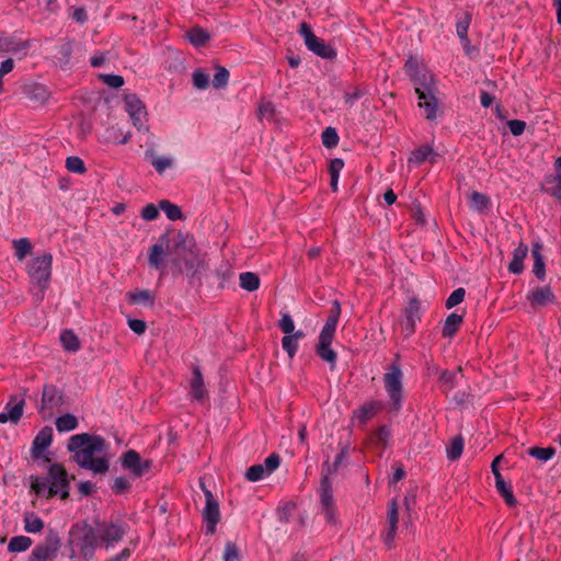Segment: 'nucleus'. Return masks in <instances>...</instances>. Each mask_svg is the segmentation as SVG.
<instances>
[{
	"label": "nucleus",
	"instance_id": "nucleus-25",
	"mask_svg": "<svg viewBox=\"0 0 561 561\" xmlns=\"http://www.w3.org/2000/svg\"><path fill=\"white\" fill-rule=\"evenodd\" d=\"M528 248L527 245L520 243L513 253V260L508 265V271L513 274H519L524 270V259L527 256Z\"/></svg>",
	"mask_w": 561,
	"mask_h": 561
},
{
	"label": "nucleus",
	"instance_id": "nucleus-39",
	"mask_svg": "<svg viewBox=\"0 0 561 561\" xmlns=\"http://www.w3.org/2000/svg\"><path fill=\"white\" fill-rule=\"evenodd\" d=\"M62 346L69 352H77L80 348V342L77 335L71 331H65L60 334Z\"/></svg>",
	"mask_w": 561,
	"mask_h": 561
},
{
	"label": "nucleus",
	"instance_id": "nucleus-54",
	"mask_svg": "<svg viewBox=\"0 0 561 561\" xmlns=\"http://www.w3.org/2000/svg\"><path fill=\"white\" fill-rule=\"evenodd\" d=\"M279 329L285 333V335H289L295 333V323L291 317L288 313H284L278 322Z\"/></svg>",
	"mask_w": 561,
	"mask_h": 561
},
{
	"label": "nucleus",
	"instance_id": "nucleus-44",
	"mask_svg": "<svg viewBox=\"0 0 561 561\" xmlns=\"http://www.w3.org/2000/svg\"><path fill=\"white\" fill-rule=\"evenodd\" d=\"M528 454L540 461H548L554 456L556 449L553 447H531L528 449Z\"/></svg>",
	"mask_w": 561,
	"mask_h": 561
},
{
	"label": "nucleus",
	"instance_id": "nucleus-6",
	"mask_svg": "<svg viewBox=\"0 0 561 561\" xmlns=\"http://www.w3.org/2000/svg\"><path fill=\"white\" fill-rule=\"evenodd\" d=\"M94 528L100 547H104L106 550H110L123 539L128 526L122 520H110L98 523Z\"/></svg>",
	"mask_w": 561,
	"mask_h": 561
},
{
	"label": "nucleus",
	"instance_id": "nucleus-26",
	"mask_svg": "<svg viewBox=\"0 0 561 561\" xmlns=\"http://www.w3.org/2000/svg\"><path fill=\"white\" fill-rule=\"evenodd\" d=\"M305 337V333L301 330L296 331L293 334L285 335L282 339L283 350L287 353L289 358H293L298 350V341Z\"/></svg>",
	"mask_w": 561,
	"mask_h": 561
},
{
	"label": "nucleus",
	"instance_id": "nucleus-61",
	"mask_svg": "<svg viewBox=\"0 0 561 561\" xmlns=\"http://www.w3.org/2000/svg\"><path fill=\"white\" fill-rule=\"evenodd\" d=\"M238 557L237 546L232 542H228L225 547L224 561H236Z\"/></svg>",
	"mask_w": 561,
	"mask_h": 561
},
{
	"label": "nucleus",
	"instance_id": "nucleus-43",
	"mask_svg": "<svg viewBox=\"0 0 561 561\" xmlns=\"http://www.w3.org/2000/svg\"><path fill=\"white\" fill-rule=\"evenodd\" d=\"M229 71L221 66L216 67V73L213 78V87L216 89H224L227 87L229 81Z\"/></svg>",
	"mask_w": 561,
	"mask_h": 561
},
{
	"label": "nucleus",
	"instance_id": "nucleus-55",
	"mask_svg": "<svg viewBox=\"0 0 561 561\" xmlns=\"http://www.w3.org/2000/svg\"><path fill=\"white\" fill-rule=\"evenodd\" d=\"M470 21H471V16L469 14H466L465 18L462 20L458 21V23L456 25L457 34L462 41L468 39L467 34H468Z\"/></svg>",
	"mask_w": 561,
	"mask_h": 561
},
{
	"label": "nucleus",
	"instance_id": "nucleus-57",
	"mask_svg": "<svg viewBox=\"0 0 561 561\" xmlns=\"http://www.w3.org/2000/svg\"><path fill=\"white\" fill-rule=\"evenodd\" d=\"M130 488V482L125 477H117L114 479L112 489L115 493L121 494Z\"/></svg>",
	"mask_w": 561,
	"mask_h": 561
},
{
	"label": "nucleus",
	"instance_id": "nucleus-20",
	"mask_svg": "<svg viewBox=\"0 0 561 561\" xmlns=\"http://www.w3.org/2000/svg\"><path fill=\"white\" fill-rule=\"evenodd\" d=\"M439 154L436 151H434V149L431 146L424 145L411 152L408 159V164L411 167H419L425 161H428L432 164H434L436 163Z\"/></svg>",
	"mask_w": 561,
	"mask_h": 561
},
{
	"label": "nucleus",
	"instance_id": "nucleus-13",
	"mask_svg": "<svg viewBox=\"0 0 561 561\" xmlns=\"http://www.w3.org/2000/svg\"><path fill=\"white\" fill-rule=\"evenodd\" d=\"M62 404V393L54 385H45L42 393V413L44 417H50L53 411Z\"/></svg>",
	"mask_w": 561,
	"mask_h": 561
},
{
	"label": "nucleus",
	"instance_id": "nucleus-42",
	"mask_svg": "<svg viewBox=\"0 0 561 561\" xmlns=\"http://www.w3.org/2000/svg\"><path fill=\"white\" fill-rule=\"evenodd\" d=\"M344 167V162L342 159H333L330 163V176H331V187L333 191H337L339 175L341 170Z\"/></svg>",
	"mask_w": 561,
	"mask_h": 561
},
{
	"label": "nucleus",
	"instance_id": "nucleus-14",
	"mask_svg": "<svg viewBox=\"0 0 561 561\" xmlns=\"http://www.w3.org/2000/svg\"><path fill=\"white\" fill-rule=\"evenodd\" d=\"M410 78L415 85V93L417 95L423 94V92L428 93L430 91L437 90L436 80L426 67L415 72Z\"/></svg>",
	"mask_w": 561,
	"mask_h": 561
},
{
	"label": "nucleus",
	"instance_id": "nucleus-21",
	"mask_svg": "<svg viewBox=\"0 0 561 561\" xmlns=\"http://www.w3.org/2000/svg\"><path fill=\"white\" fill-rule=\"evenodd\" d=\"M172 241V238L171 239H168L167 237H161L159 242L154 243L151 248H150V252H149V264L159 270L162 267V263H163V255L168 252V243H171Z\"/></svg>",
	"mask_w": 561,
	"mask_h": 561
},
{
	"label": "nucleus",
	"instance_id": "nucleus-23",
	"mask_svg": "<svg viewBox=\"0 0 561 561\" xmlns=\"http://www.w3.org/2000/svg\"><path fill=\"white\" fill-rule=\"evenodd\" d=\"M127 297L129 302L135 305H142L146 307H153L156 295L153 291L149 289H136L134 291L127 293Z\"/></svg>",
	"mask_w": 561,
	"mask_h": 561
},
{
	"label": "nucleus",
	"instance_id": "nucleus-17",
	"mask_svg": "<svg viewBox=\"0 0 561 561\" xmlns=\"http://www.w3.org/2000/svg\"><path fill=\"white\" fill-rule=\"evenodd\" d=\"M398 522H399V505L397 500H392L388 505V513H387V529L383 536L385 545L388 547H391L397 534L398 528Z\"/></svg>",
	"mask_w": 561,
	"mask_h": 561
},
{
	"label": "nucleus",
	"instance_id": "nucleus-53",
	"mask_svg": "<svg viewBox=\"0 0 561 561\" xmlns=\"http://www.w3.org/2000/svg\"><path fill=\"white\" fill-rule=\"evenodd\" d=\"M465 289L463 288H457L455 289L449 297L446 300V308L451 309L455 306L459 305L463 301L465 298Z\"/></svg>",
	"mask_w": 561,
	"mask_h": 561
},
{
	"label": "nucleus",
	"instance_id": "nucleus-62",
	"mask_svg": "<svg viewBox=\"0 0 561 561\" xmlns=\"http://www.w3.org/2000/svg\"><path fill=\"white\" fill-rule=\"evenodd\" d=\"M390 437V430L387 426H381L375 434V440L381 446H385Z\"/></svg>",
	"mask_w": 561,
	"mask_h": 561
},
{
	"label": "nucleus",
	"instance_id": "nucleus-1",
	"mask_svg": "<svg viewBox=\"0 0 561 561\" xmlns=\"http://www.w3.org/2000/svg\"><path fill=\"white\" fill-rule=\"evenodd\" d=\"M53 440V428L45 426L37 434V465L42 460L47 468V476L39 481L37 479V496L50 499L59 495L65 500L69 496L68 474L62 466L54 463L49 465V458L45 455V449Z\"/></svg>",
	"mask_w": 561,
	"mask_h": 561
},
{
	"label": "nucleus",
	"instance_id": "nucleus-50",
	"mask_svg": "<svg viewBox=\"0 0 561 561\" xmlns=\"http://www.w3.org/2000/svg\"><path fill=\"white\" fill-rule=\"evenodd\" d=\"M339 142V136H337V133L334 128L332 127H328L324 129V131L322 133V144L327 147V148H332V147H335Z\"/></svg>",
	"mask_w": 561,
	"mask_h": 561
},
{
	"label": "nucleus",
	"instance_id": "nucleus-46",
	"mask_svg": "<svg viewBox=\"0 0 561 561\" xmlns=\"http://www.w3.org/2000/svg\"><path fill=\"white\" fill-rule=\"evenodd\" d=\"M404 317L416 323L421 320V305L417 299L413 298L409 301L404 309Z\"/></svg>",
	"mask_w": 561,
	"mask_h": 561
},
{
	"label": "nucleus",
	"instance_id": "nucleus-35",
	"mask_svg": "<svg viewBox=\"0 0 561 561\" xmlns=\"http://www.w3.org/2000/svg\"><path fill=\"white\" fill-rule=\"evenodd\" d=\"M32 543L33 541L30 537L16 536L10 540L8 550L10 552H23L26 551L32 546Z\"/></svg>",
	"mask_w": 561,
	"mask_h": 561
},
{
	"label": "nucleus",
	"instance_id": "nucleus-38",
	"mask_svg": "<svg viewBox=\"0 0 561 561\" xmlns=\"http://www.w3.org/2000/svg\"><path fill=\"white\" fill-rule=\"evenodd\" d=\"M321 513L324 515L325 522L328 524L336 525L337 516L333 499H330L328 501L321 500Z\"/></svg>",
	"mask_w": 561,
	"mask_h": 561
},
{
	"label": "nucleus",
	"instance_id": "nucleus-60",
	"mask_svg": "<svg viewBox=\"0 0 561 561\" xmlns=\"http://www.w3.org/2000/svg\"><path fill=\"white\" fill-rule=\"evenodd\" d=\"M507 126L510 128V131L514 136H519L524 133V130L526 128V123L524 121H519V119H512V121L507 122Z\"/></svg>",
	"mask_w": 561,
	"mask_h": 561
},
{
	"label": "nucleus",
	"instance_id": "nucleus-63",
	"mask_svg": "<svg viewBox=\"0 0 561 561\" xmlns=\"http://www.w3.org/2000/svg\"><path fill=\"white\" fill-rule=\"evenodd\" d=\"M422 68H424V66H422L416 58L410 57L405 62V70L410 77Z\"/></svg>",
	"mask_w": 561,
	"mask_h": 561
},
{
	"label": "nucleus",
	"instance_id": "nucleus-2",
	"mask_svg": "<svg viewBox=\"0 0 561 561\" xmlns=\"http://www.w3.org/2000/svg\"><path fill=\"white\" fill-rule=\"evenodd\" d=\"M167 245L168 253L172 256L171 262L179 272L185 273L192 280L197 279L201 285V277L208 270V264L205 256L199 253L193 237L178 232Z\"/></svg>",
	"mask_w": 561,
	"mask_h": 561
},
{
	"label": "nucleus",
	"instance_id": "nucleus-28",
	"mask_svg": "<svg viewBox=\"0 0 561 561\" xmlns=\"http://www.w3.org/2000/svg\"><path fill=\"white\" fill-rule=\"evenodd\" d=\"M381 407H382V404L378 401L365 403L363 407H360L355 412V417L360 423H366L369 419H371L381 409Z\"/></svg>",
	"mask_w": 561,
	"mask_h": 561
},
{
	"label": "nucleus",
	"instance_id": "nucleus-32",
	"mask_svg": "<svg viewBox=\"0 0 561 561\" xmlns=\"http://www.w3.org/2000/svg\"><path fill=\"white\" fill-rule=\"evenodd\" d=\"M56 428L59 433L70 432L78 427L79 422L76 415L67 413L56 419Z\"/></svg>",
	"mask_w": 561,
	"mask_h": 561
},
{
	"label": "nucleus",
	"instance_id": "nucleus-58",
	"mask_svg": "<svg viewBox=\"0 0 561 561\" xmlns=\"http://www.w3.org/2000/svg\"><path fill=\"white\" fill-rule=\"evenodd\" d=\"M102 80L108 87L118 89L124 84V78L118 75H104L102 76Z\"/></svg>",
	"mask_w": 561,
	"mask_h": 561
},
{
	"label": "nucleus",
	"instance_id": "nucleus-15",
	"mask_svg": "<svg viewBox=\"0 0 561 561\" xmlns=\"http://www.w3.org/2000/svg\"><path fill=\"white\" fill-rule=\"evenodd\" d=\"M122 466L136 477H141L149 470L150 465L148 461H142L137 451L130 449L123 455Z\"/></svg>",
	"mask_w": 561,
	"mask_h": 561
},
{
	"label": "nucleus",
	"instance_id": "nucleus-3",
	"mask_svg": "<svg viewBox=\"0 0 561 561\" xmlns=\"http://www.w3.org/2000/svg\"><path fill=\"white\" fill-rule=\"evenodd\" d=\"M68 449L81 468L93 473H105L110 468L105 440L101 436L87 433L73 435L68 442Z\"/></svg>",
	"mask_w": 561,
	"mask_h": 561
},
{
	"label": "nucleus",
	"instance_id": "nucleus-40",
	"mask_svg": "<svg viewBox=\"0 0 561 561\" xmlns=\"http://www.w3.org/2000/svg\"><path fill=\"white\" fill-rule=\"evenodd\" d=\"M541 247L536 244L531 251L534 257V274L542 279L545 277V262L540 254Z\"/></svg>",
	"mask_w": 561,
	"mask_h": 561
},
{
	"label": "nucleus",
	"instance_id": "nucleus-27",
	"mask_svg": "<svg viewBox=\"0 0 561 561\" xmlns=\"http://www.w3.org/2000/svg\"><path fill=\"white\" fill-rule=\"evenodd\" d=\"M463 318L457 313H450L443 325L442 334L444 337L451 339L458 331Z\"/></svg>",
	"mask_w": 561,
	"mask_h": 561
},
{
	"label": "nucleus",
	"instance_id": "nucleus-30",
	"mask_svg": "<svg viewBox=\"0 0 561 561\" xmlns=\"http://www.w3.org/2000/svg\"><path fill=\"white\" fill-rule=\"evenodd\" d=\"M545 182L547 185L545 191L561 201V171H557L554 175L546 176Z\"/></svg>",
	"mask_w": 561,
	"mask_h": 561
},
{
	"label": "nucleus",
	"instance_id": "nucleus-41",
	"mask_svg": "<svg viewBox=\"0 0 561 561\" xmlns=\"http://www.w3.org/2000/svg\"><path fill=\"white\" fill-rule=\"evenodd\" d=\"M495 488L497 492L501 494V496L504 499L507 506L514 507L517 505V500L513 494L511 484L506 482H500V484L495 485Z\"/></svg>",
	"mask_w": 561,
	"mask_h": 561
},
{
	"label": "nucleus",
	"instance_id": "nucleus-4",
	"mask_svg": "<svg viewBox=\"0 0 561 561\" xmlns=\"http://www.w3.org/2000/svg\"><path fill=\"white\" fill-rule=\"evenodd\" d=\"M340 314L341 305L337 300H334L328 320L320 332L319 342L316 348L317 355L322 360L329 363L331 368H334L337 357L336 353L331 348V343L334 337Z\"/></svg>",
	"mask_w": 561,
	"mask_h": 561
},
{
	"label": "nucleus",
	"instance_id": "nucleus-37",
	"mask_svg": "<svg viewBox=\"0 0 561 561\" xmlns=\"http://www.w3.org/2000/svg\"><path fill=\"white\" fill-rule=\"evenodd\" d=\"M159 208L163 210L167 217L172 221L182 219L183 217L181 208L169 201H161L159 203Z\"/></svg>",
	"mask_w": 561,
	"mask_h": 561
},
{
	"label": "nucleus",
	"instance_id": "nucleus-51",
	"mask_svg": "<svg viewBox=\"0 0 561 561\" xmlns=\"http://www.w3.org/2000/svg\"><path fill=\"white\" fill-rule=\"evenodd\" d=\"M193 84L199 90H205L209 85V76L203 70L193 72Z\"/></svg>",
	"mask_w": 561,
	"mask_h": 561
},
{
	"label": "nucleus",
	"instance_id": "nucleus-24",
	"mask_svg": "<svg viewBox=\"0 0 561 561\" xmlns=\"http://www.w3.org/2000/svg\"><path fill=\"white\" fill-rule=\"evenodd\" d=\"M23 407H24L23 400L16 402V403H13V404H11V402H9L7 404L8 411L0 413V423H7V422H11L14 424L18 423L23 414Z\"/></svg>",
	"mask_w": 561,
	"mask_h": 561
},
{
	"label": "nucleus",
	"instance_id": "nucleus-18",
	"mask_svg": "<svg viewBox=\"0 0 561 561\" xmlns=\"http://www.w3.org/2000/svg\"><path fill=\"white\" fill-rule=\"evenodd\" d=\"M53 256L49 253L37 257V287L44 290L48 287L51 277Z\"/></svg>",
	"mask_w": 561,
	"mask_h": 561
},
{
	"label": "nucleus",
	"instance_id": "nucleus-19",
	"mask_svg": "<svg viewBox=\"0 0 561 561\" xmlns=\"http://www.w3.org/2000/svg\"><path fill=\"white\" fill-rule=\"evenodd\" d=\"M527 299L533 308L545 307L556 301V297L548 286L533 289L528 293Z\"/></svg>",
	"mask_w": 561,
	"mask_h": 561
},
{
	"label": "nucleus",
	"instance_id": "nucleus-10",
	"mask_svg": "<svg viewBox=\"0 0 561 561\" xmlns=\"http://www.w3.org/2000/svg\"><path fill=\"white\" fill-rule=\"evenodd\" d=\"M124 102L134 126L138 130H148V126L145 124L146 107L139 98L136 94H127Z\"/></svg>",
	"mask_w": 561,
	"mask_h": 561
},
{
	"label": "nucleus",
	"instance_id": "nucleus-34",
	"mask_svg": "<svg viewBox=\"0 0 561 561\" xmlns=\"http://www.w3.org/2000/svg\"><path fill=\"white\" fill-rule=\"evenodd\" d=\"M241 288L248 291H254L260 287V278L255 273L244 272L239 276Z\"/></svg>",
	"mask_w": 561,
	"mask_h": 561
},
{
	"label": "nucleus",
	"instance_id": "nucleus-9",
	"mask_svg": "<svg viewBox=\"0 0 561 561\" xmlns=\"http://www.w3.org/2000/svg\"><path fill=\"white\" fill-rule=\"evenodd\" d=\"M201 486L206 500V505L203 510V518L206 523V533L213 535L216 530V525L220 519L219 504L203 482H201Z\"/></svg>",
	"mask_w": 561,
	"mask_h": 561
},
{
	"label": "nucleus",
	"instance_id": "nucleus-12",
	"mask_svg": "<svg viewBox=\"0 0 561 561\" xmlns=\"http://www.w3.org/2000/svg\"><path fill=\"white\" fill-rule=\"evenodd\" d=\"M279 463V456L273 453L264 460V463L251 466L245 472V478L251 482L260 481L275 471Z\"/></svg>",
	"mask_w": 561,
	"mask_h": 561
},
{
	"label": "nucleus",
	"instance_id": "nucleus-8",
	"mask_svg": "<svg viewBox=\"0 0 561 561\" xmlns=\"http://www.w3.org/2000/svg\"><path fill=\"white\" fill-rule=\"evenodd\" d=\"M385 388L393 410L401 408L402 401V371L398 365H392L385 374Z\"/></svg>",
	"mask_w": 561,
	"mask_h": 561
},
{
	"label": "nucleus",
	"instance_id": "nucleus-22",
	"mask_svg": "<svg viewBox=\"0 0 561 561\" xmlns=\"http://www.w3.org/2000/svg\"><path fill=\"white\" fill-rule=\"evenodd\" d=\"M190 388L191 394L195 400L202 401L207 397V389L205 387L204 378L198 366H195L192 370Z\"/></svg>",
	"mask_w": 561,
	"mask_h": 561
},
{
	"label": "nucleus",
	"instance_id": "nucleus-56",
	"mask_svg": "<svg viewBox=\"0 0 561 561\" xmlns=\"http://www.w3.org/2000/svg\"><path fill=\"white\" fill-rule=\"evenodd\" d=\"M159 216V208L153 204L146 205L141 210L142 219L147 221H152L157 219Z\"/></svg>",
	"mask_w": 561,
	"mask_h": 561
},
{
	"label": "nucleus",
	"instance_id": "nucleus-5",
	"mask_svg": "<svg viewBox=\"0 0 561 561\" xmlns=\"http://www.w3.org/2000/svg\"><path fill=\"white\" fill-rule=\"evenodd\" d=\"M69 543L72 551L71 557L78 553L84 561L92 560L95 549L100 547L95 528L87 525L70 531Z\"/></svg>",
	"mask_w": 561,
	"mask_h": 561
},
{
	"label": "nucleus",
	"instance_id": "nucleus-29",
	"mask_svg": "<svg viewBox=\"0 0 561 561\" xmlns=\"http://www.w3.org/2000/svg\"><path fill=\"white\" fill-rule=\"evenodd\" d=\"M146 158L151 162L158 173H163L172 165V159L163 156H157L152 149L146 151Z\"/></svg>",
	"mask_w": 561,
	"mask_h": 561
},
{
	"label": "nucleus",
	"instance_id": "nucleus-45",
	"mask_svg": "<svg viewBox=\"0 0 561 561\" xmlns=\"http://www.w3.org/2000/svg\"><path fill=\"white\" fill-rule=\"evenodd\" d=\"M331 468H328V473L323 474L321 478V484H320V499L328 501L330 499H333V492H332V482L329 478V474L332 473Z\"/></svg>",
	"mask_w": 561,
	"mask_h": 561
},
{
	"label": "nucleus",
	"instance_id": "nucleus-16",
	"mask_svg": "<svg viewBox=\"0 0 561 561\" xmlns=\"http://www.w3.org/2000/svg\"><path fill=\"white\" fill-rule=\"evenodd\" d=\"M438 89L428 93L419 94V107L424 111L425 118L434 121L437 117L439 100L437 98Z\"/></svg>",
	"mask_w": 561,
	"mask_h": 561
},
{
	"label": "nucleus",
	"instance_id": "nucleus-64",
	"mask_svg": "<svg viewBox=\"0 0 561 561\" xmlns=\"http://www.w3.org/2000/svg\"><path fill=\"white\" fill-rule=\"evenodd\" d=\"M128 325L131 331H134L136 334H142L146 331V322L139 319H129Z\"/></svg>",
	"mask_w": 561,
	"mask_h": 561
},
{
	"label": "nucleus",
	"instance_id": "nucleus-47",
	"mask_svg": "<svg viewBox=\"0 0 561 561\" xmlns=\"http://www.w3.org/2000/svg\"><path fill=\"white\" fill-rule=\"evenodd\" d=\"M66 168L69 172L77 174H83L87 171L83 160L79 157H68Z\"/></svg>",
	"mask_w": 561,
	"mask_h": 561
},
{
	"label": "nucleus",
	"instance_id": "nucleus-59",
	"mask_svg": "<svg viewBox=\"0 0 561 561\" xmlns=\"http://www.w3.org/2000/svg\"><path fill=\"white\" fill-rule=\"evenodd\" d=\"M365 93V89L356 87L353 89V91H348L345 93V102L352 106L355 103V101L360 99Z\"/></svg>",
	"mask_w": 561,
	"mask_h": 561
},
{
	"label": "nucleus",
	"instance_id": "nucleus-52",
	"mask_svg": "<svg viewBox=\"0 0 561 561\" xmlns=\"http://www.w3.org/2000/svg\"><path fill=\"white\" fill-rule=\"evenodd\" d=\"M37 7H43L41 13L46 16L56 13L59 9L57 0H37Z\"/></svg>",
	"mask_w": 561,
	"mask_h": 561
},
{
	"label": "nucleus",
	"instance_id": "nucleus-48",
	"mask_svg": "<svg viewBox=\"0 0 561 561\" xmlns=\"http://www.w3.org/2000/svg\"><path fill=\"white\" fill-rule=\"evenodd\" d=\"M275 115V106L271 101H262L259 105V118L260 119H273Z\"/></svg>",
	"mask_w": 561,
	"mask_h": 561
},
{
	"label": "nucleus",
	"instance_id": "nucleus-31",
	"mask_svg": "<svg viewBox=\"0 0 561 561\" xmlns=\"http://www.w3.org/2000/svg\"><path fill=\"white\" fill-rule=\"evenodd\" d=\"M186 38L195 47H201L210 39V35L204 28L196 26L186 33Z\"/></svg>",
	"mask_w": 561,
	"mask_h": 561
},
{
	"label": "nucleus",
	"instance_id": "nucleus-36",
	"mask_svg": "<svg viewBox=\"0 0 561 561\" xmlns=\"http://www.w3.org/2000/svg\"><path fill=\"white\" fill-rule=\"evenodd\" d=\"M463 446L465 442L461 436L454 437L447 447V458L451 461L457 460L462 454Z\"/></svg>",
	"mask_w": 561,
	"mask_h": 561
},
{
	"label": "nucleus",
	"instance_id": "nucleus-7",
	"mask_svg": "<svg viewBox=\"0 0 561 561\" xmlns=\"http://www.w3.org/2000/svg\"><path fill=\"white\" fill-rule=\"evenodd\" d=\"M44 523L37 518V533L43 536L37 542V561H53L60 548V537L51 529L42 533Z\"/></svg>",
	"mask_w": 561,
	"mask_h": 561
},
{
	"label": "nucleus",
	"instance_id": "nucleus-33",
	"mask_svg": "<svg viewBox=\"0 0 561 561\" xmlns=\"http://www.w3.org/2000/svg\"><path fill=\"white\" fill-rule=\"evenodd\" d=\"M12 245L15 251V256L19 261H23L26 255L32 253L33 250L32 242L26 238L13 240Z\"/></svg>",
	"mask_w": 561,
	"mask_h": 561
},
{
	"label": "nucleus",
	"instance_id": "nucleus-11",
	"mask_svg": "<svg viewBox=\"0 0 561 561\" xmlns=\"http://www.w3.org/2000/svg\"><path fill=\"white\" fill-rule=\"evenodd\" d=\"M300 35L305 39V44L309 50L322 58H331L334 56V51L325 45V43L317 37L307 23H301Z\"/></svg>",
	"mask_w": 561,
	"mask_h": 561
},
{
	"label": "nucleus",
	"instance_id": "nucleus-49",
	"mask_svg": "<svg viewBox=\"0 0 561 561\" xmlns=\"http://www.w3.org/2000/svg\"><path fill=\"white\" fill-rule=\"evenodd\" d=\"M489 204V198L479 192H473L470 196V207L476 210H482Z\"/></svg>",
	"mask_w": 561,
	"mask_h": 561
}]
</instances>
